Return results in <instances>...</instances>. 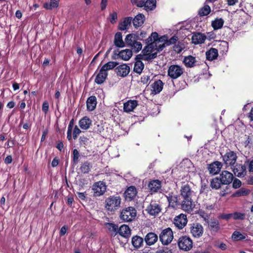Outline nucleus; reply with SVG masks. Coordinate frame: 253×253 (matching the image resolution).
Wrapping results in <instances>:
<instances>
[{
  "instance_id": "obj_1",
  "label": "nucleus",
  "mask_w": 253,
  "mask_h": 253,
  "mask_svg": "<svg viewBox=\"0 0 253 253\" xmlns=\"http://www.w3.org/2000/svg\"><path fill=\"white\" fill-rule=\"evenodd\" d=\"M179 196L183 202L182 210L190 213L194 207V203L192 199L193 191L188 184L182 185L180 190Z\"/></svg>"
},
{
  "instance_id": "obj_2",
  "label": "nucleus",
  "mask_w": 253,
  "mask_h": 253,
  "mask_svg": "<svg viewBox=\"0 0 253 253\" xmlns=\"http://www.w3.org/2000/svg\"><path fill=\"white\" fill-rule=\"evenodd\" d=\"M121 202L122 199L118 194L110 196L105 200L104 207L107 211L113 213L119 209Z\"/></svg>"
},
{
  "instance_id": "obj_3",
  "label": "nucleus",
  "mask_w": 253,
  "mask_h": 253,
  "mask_svg": "<svg viewBox=\"0 0 253 253\" xmlns=\"http://www.w3.org/2000/svg\"><path fill=\"white\" fill-rule=\"evenodd\" d=\"M137 211L133 207L124 208L120 212V218L124 222H128L134 220L136 216Z\"/></svg>"
},
{
  "instance_id": "obj_4",
  "label": "nucleus",
  "mask_w": 253,
  "mask_h": 253,
  "mask_svg": "<svg viewBox=\"0 0 253 253\" xmlns=\"http://www.w3.org/2000/svg\"><path fill=\"white\" fill-rule=\"evenodd\" d=\"M169 203V206L173 209H177L180 207L182 209V203L179 195L173 192H169L165 195Z\"/></svg>"
},
{
  "instance_id": "obj_5",
  "label": "nucleus",
  "mask_w": 253,
  "mask_h": 253,
  "mask_svg": "<svg viewBox=\"0 0 253 253\" xmlns=\"http://www.w3.org/2000/svg\"><path fill=\"white\" fill-rule=\"evenodd\" d=\"M161 211L162 207L160 205V202L156 200H151L145 209V211L147 213L155 216L158 215Z\"/></svg>"
},
{
  "instance_id": "obj_6",
  "label": "nucleus",
  "mask_w": 253,
  "mask_h": 253,
  "mask_svg": "<svg viewBox=\"0 0 253 253\" xmlns=\"http://www.w3.org/2000/svg\"><path fill=\"white\" fill-rule=\"evenodd\" d=\"M188 226L190 233L193 237L199 238L203 236L204 230L201 223L195 222L189 224Z\"/></svg>"
},
{
  "instance_id": "obj_7",
  "label": "nucleus",
  "mask_w": 253,
  "mask_h": 253,
  "mask_svg": "<svg viewBox=\"0 0 253 253\" xmlns=\"http://www.w3.org/2000/svg\"><path fill=\"white\" fill-rule=\"evenodd\" d=\"M173 238V231L169 227L162 230L159 235V239L162 244L167 245L170 243Z\"/></svg>"
},
{
  "instance_id": "obj_8",
  "label": "nucleus",
  "mask_w": 253,
  "mask_h": 253,
  "mask_svg": "<svg viewBox=\"0 0 253 253\" xmlns=\"http://www.w3.org/2000/svg\"><path fill=\"white\" fill-rule=\"evenodd\" d=\"M184 72V69L178 65H170L168 70V75L172 80L180 77Z\"/></svg>"
},
{
  "instance_id": "obj_9",
  "label": "nucleus",
  "mask_w": 253,
  "mask_h": 253,
  "mask_svg": "<svg viewBox=\"0 0 253 253\" xmlns=\"http://www.w3.org/2000/svg\"><path fill=\"white\" fill-rule=\"evenodd\" d=\"M92 190L94 197H99L103 195L106 191L105 183L102 181L94 183L92 187Z\"/></svg>"
},
{
  "instance_id": "obj_10",
  "label": "nucleus",
  "mask_w": 253,
  "mask_h": 253,
  "mask_svg": "<svg viewBox=\"0 0 253 253\" xmlns=\"http://www.w3.org/2000/svg\"><path fill=\"white\" fill-rule=\"evenodd\" d=\"M178 245L180 249L187 251L192 248L193 242L190 237L184 236L179 238Z\"/></svg>"
},
{
  "instance_id": "obj_11",
  "label": "nucleus",
  "mask_w": 253,
  "mask_h": 253,
  "mask_svg": "<svg viewBox=\"0 0 253 253\" xmlns=\"http://www.w3.org/2000/svg\"><path fill=\"white\" fill-rule=\"evenodd\" d=\"M222 157L224 164L227 166H233L236 163L237 156L234 151L229 150Z\"/></svg>"
},
{
  "instance_id": "obj_12",
  "label": "nucleus",
  "mask_w": 253,
  "mask_h": 253,
  "mask_svg": "<svg viewBox=\"0 0 253 253\" xmlns=\"http://www.w3.org/2000/svg\"><path fill=\"white\" fill-rule=\"evenodd\" d=\"M137 194V190L134 186H130L125 190L124 196L126 201L133 200Z\"/></svg>"
},
{
  "instance_id": "obj_13",
  "label": "nucleus",
  "mask_w": 253,
  "mask_h": 253,
  "mask_svg": "<svg viewBox=\"0 0 253 253\" xmlns=\"http://www.w3.org/2000/svg\"><path fill=\"white\" fill-rule=\"evenodd\" d=\"M115 72L118 77H126L130 72V67L126 64H123L116 67Z\"/></svg>"
},
{
  "instance_id": "obj_14",
  "label": "nucleus",
  "mask_w": 253,
  "mask_h": 253,
  "mask_svg": "<svg viewBox=\"0 0 253 253\" xmlns=\"http://www.w3.org/2000/svg\"><path fill=\"white\" fill-rule=\"evenodd\" d=\"M187 216L184 214H180L174 219V224L179 229H183L187 224Z\"/></svg>"
},
{
  "instance_id": "obj_15",
  "label": "nucleus",
  "mask_w": 253,
  "mask_h": 253,
  "mask_svg": "<svg viewBox=\"0 0 253 253\" xmlns=\"http://www.w3.org/2000/svg\"><path fill=\"white\" fill-rule=\"evenodd\" d=\"M148 187L151 194L157 193L162 188V181L159 179L151 180L148 184Z\"/></svg>"
},
{
  "instance_id": "obj_16",
  "label": "nucleus",
  "mask_w": 253,
  "mask_h": 253,
  "mask_svg": "<svg viewBox=\"0 0 253 253\" xmlns=\"http://www.w3.org/2000/svg\"><path fill=\"white\" fill-rule=\"evenodd\" d=\"M222 185H229L233 181L234 176L232 173L224 170L219 176Z\"/></svg>"
},
{
  "instance_id": "obj_17",
  "label": "nucleus",
  "mask_w": 253,
  "mask_h": 253,
  "mask_svg": "<svg viewBox=\"0 0 253 253\" xmlns=\"http://www.w3.org/2000/svg\"><path fill=\"white\" fill-rule=\"evenodd\" d=\"M206 223L208 224V227L211 232L217 233L220 229L219 221L214 218L208 220Z\"/></svg>"
},
{
  "instance_id": "obj_18",
  "label": "nucleus",
  "mask_w": 253,
  "mask_h": 253,
  "mask_svg": "<svg viewBox=\"0 0 253 253\" xmlns=\"http://www.w3.org/2000/svg\"><path fill=\"white\" fill-rule=\"evenodd\" d=\"M235 175L239 177H243L246 175V167L242 164H236L233 169Z\"/></svg>"
},
{
  "instance_id": "obj_19",
  "label": "nucleus",
  "mask_w": 253,
  "mask_h": 253,
  "mask_svg": "<svg viewBox=\"0 0 253 253\" xmlns=\"http://www.w3.org/2000/svg\"><path fill=\"white\" fill-rule=\"evenodd\" d=\"M138 105L137 100H129L124 104V111L126 113L132 112Z\"/></svg>"
},
{
  "instance_id": "obj_20",
  "label": "nucleus",
  "mask_w": 253,
  "mask_h": 253,
  "mask_svg": "<svg viewBox=\"0 0 253 253\" xmlns=\"http://www.w3.org/2000/svg\"><path fill=\"white\" fill-rule=\"evenodd\" d=\"M222 167L221 162L215 161L210 164L208 166V170L211 174H217L220 170Z\"/></svg>"
},
{
  "instance_id": "obj_21",
  "label": "nucleus",
  "mask_w": 253,
  "mask_h": 253,
  "mask_svg": "<svg viewBox=\"0 0 253 253\" xmlns=\"http://www.w3.org/2000/svg\"><path fill=\"white\" fill-rule=\"evenodd\" d=\"M108 75V72H105L101 68L99 73L96 76L94 82L98 84H103L106 80Z\"/></svg>"
},
{
  "instance_id": "obj_22",
  "label": "nucleus",
  "mask_w": 253,
  "mask_h": 253,
  "mask_svg": "<svg viewBox=\"0 0 253 253\" xmlns=\"http://www.w3.org/2000/svg\"><path fill=\"white\" fill-rule=\"evenodd\" d=\"M206 36L201 33H194L192 36V42L195 44L203 43L206 40Z\"/></svg>"
},
{
  "instance_id": "obj_23",
  "label": "nucleus",
  "mask_w": 253,
  "mask_h": 253,
  "mask_svg": "<svg viewBox=\"0 0 253 253\" xmlns=\"http://www.w3.org/2000/svg\"><path fill=\"white\" fill-rule=\"evenodd\" d=\"M164 83L161 80L155 81L152 84V92L153 94H157L159 93L163 89Z\"/></svg>"
},
{
  "instance_id": "obj_24",
  "label": "nucleus",
  "mask_w": 253,
  "mask_h": 253,
  "mask_svg": "<svg viewBox=\"0 0 253 253\" xmlns=\"http://www.w3.org/2000/svg\"><path fill=\"white\" fill-rule=\"evenodd\" d=\"M144 239L143 238L138 236H133L131 238V244L134 250H138L143 245Z\"/></svg>"
},
{
  "instance_id": "obj_25",
  "label": "nucleus",
  "mask_w": 253,
  "mask_h": 253,
  "mask_svg": "<svg viewBox=\"0 0 253 253\" xmlns=\"http://www.w3.org/2000/svg\"><path fill=\"white\" fill-rule=\"evenodd\" d=\"M144 241L147 245H153L158 241V236L155 233L149 232L145 236Z\"/></svg>"
},
{
  "instance_id": "obj_26",
  "label": "nucleus",
  "mask_w": 253,
  "mask_h": 253,
  "mask_svg": "<svg viewBox=\"0 0 253 253\" xmlns=\"http://www.w3.org/2000/svg\"><path fill=\"white\" fill-rule=\"evenodd\" d=\"M118 233L124 238H128L131 235V230L128 225L123 224L119 228Z\"/></svg>"
},
{
  "instance_id": "obj_27",
  "label": "nucleus",
  "mask_w": 253,
  "mask_h": 253,
  "mask_svg": "<svg viewBox=\"0 0 253 253\" xmlns=\"http://www.w3.org/2000/svg\"><path fill=\"white\" fill-rule=\"evenodd\" d=\"M92 124V121L87 116L82 118L79 122V125L83 130L88 129Z\"/></svg>"
},
{
  "instance_id": "obj_28",
  "label": "nucleus",
  "mask_w": 253,
  "mask_h": 253,
  "mask_svg": "<svg viewBox=\"0 0 253 253\" xmlns=\"http://www.w3.org/2000/svg\"><path fill=\"white\" fill-rule=\"evenodd\" d=\"M114 43L118 48L125 47V43L123 40L122 33L118 32L116 33L114 37Z\"/></svg>"
},
{
  "instance_id": "obj_29",
  "label": "nucleus",
  "mask_w": 253,
  "mask_h": 253,
  "mask_svg": "<svg viewBox=\"0 0 253 253\" xmlns=\"http://www.w3.org/2000/svg\"><path fill=\"white\" fill-rule=\"evenodd\" d=\"M145 17L144 14L139 13L132 19L133 25L136 28L142 26L144 23Z\"/></svg>"
},
{
  "instance_id": "obj_30",
  "label": "nucleus",
  "mask_w": 253,
  "mask_h": 253,
  "mask_svg": "<svg viewBox=\"0 0 253 253\" xmlns=\"http://www.w3.org/2000/svg\"><path fill=\"white\" fill-rule=\"evenodd\" d=\"M97 101L95 96H89L86 100V107L88 111H92L95 109L96 106Z\"/></svg>"
},
{
  "instance_id": "obj_31",
  "label": "nucleus",
  "mask_w": 253,
  "mask_h": 253,
  "mask_svg": "<svg viewBox=\"0 0 253 253\" xmlns=\"http://www.w3.org/2000/svg\"><path fill=\"white\" fill-rule=\"evenodd\" d=\"M92 167V165L91 163L86 161L82 163L79 169L82 173L87 174L89 172Z\"/></svg>"
},
{
  "instance_id": "obj_32",
  "label": "nucleus",
  "mask_w": 253,
  "mask_h": 253,
  "mask_svg": "<svg viewBox=\"0 0 253 253\" xmlns=\"http://www.w3.org/2000/svg\"><path fill=\"white\" fill-rule=\"evenodd\" d=\"M206 58L209 61H212L217 58L218 55V50L215 48H211L206 53Z\"/></svg>"
},
{
  "instance_id": "obj_33",
  "label": "nucleus",
  "mask_w": 253,
  "mask_h": 253,
  "mask_svg": "<svg viewBox=\"0 0 253 253\" xmlns=\"http://www.w3.org/2000/svg\"><path fill=\"white\" fill-rule=\"evenodd\" d=\"M183 63L188 68H192L196 66V60L195 57L189 55L184 57Z\"/></svg>"
},
{
  "instance_id": "obj_34",
  "label": "nucleus",
  "mask_w": 253,
  "mask_h": 253,
  "mask_svg": "<svg viewBox=\"0 0 253 253\" xmlns=\"http://www.w3.org/2000/svg\"><path fill=\"white\" fill-rule=\"evenodd\" d=\"M224 20L221 18H216L211 21V25L214 30H217L223 27Z\"/></svg>"
},
{
  "instance_id": "obj_35",
  "label": "nucleus",
  "mask_w": 253,
  "mask_h": 253,
  "mask_svg": "<svg viewBox=\"0 0 253 253\" xmlns=\"http://www.w3.org/2000/svg\"><path fill=\"white\" fill-rule=\"evenodd\" d=\"M132 20V18L131 17H126L125 18L123 21L119 23L118 29L122 31L126 30L127 26L130 25Z\"/></svg>"
},
{
  "instance_id": "obj_36",
  "label": "nucleus",
  "mask_w": 253,
  "mask_h": 253,
  "mask_svg": "<svg viewBox=\"0 0 253 253\" xmlns=\"http://www.w3.org/2000/svg\"><path fill=\"white\" fill-rule=\"evenodd\" d=\"M120 54L121 55V59L124 61H128L131 57L132 52L131 49H126L120 51Z\"/></svg>"
},
{
  "instance_id": "obj_37",
  "label": "nucleus",
  "mask_w": 253,
  "mask_h": 253,
  "mask_svg": "<svg viewBox=\"0 0 253 253\" xmlns=\"http://www.w3.org/2000/svg\"><path fill=\"white\" fill-rule=\"evenodd\" d=\"M138 35L129 34L126 35L125 38V42L128 46H130L137 40Z\"/></svg>"
},
{
  "instance_id": "obj_38",
  "label": "nucleus",
  "mask_w": 253,
  "mask_h": 253,
  "mask_svg": "<svg viewBox=\"0 0 253 253\" xmlns=\"http://www.w3.org/2000/svg\"><path fill=\"white\" fill-rule=\"evenodd\" d=\"M222 185L219 177H215L211 180L210 186L213 189L217 190L221 188Z\"/></svg>"
},
{
  "instance_id": "obj_39",
  "label": "nucleus",
  "mask_w": 253,
  "mask_h": 253,
  "mask_svg": "<svg viewBox=\"0 0 253 253\" xmlns=\"http://www.w3.org/2000/svg\"><path fill=\"white\" fill-rule=\"evenodd\" d=\"M59 0H50V2H45L43 4V7L47 10H51L56 8L59 5Z\"/></svg>"
},
{
  "instance_id": "obj_40",
  "label": "nucleus",
  "mask_w": 253,
  "mask_h": 253,
  "mask_svg": "<svg viewBox=\"0 0 253 253\" xmlns=\"http://www.w3.org/2000/svg\"><path fill=\"white\" fill-rule=\"evenodd\" d=\"M144 68V64L141 61H136L134 63L133 72L141 74Z\"/></svg>"
},
{
  "instance_id": "obj_41",
  "label": "nucleus",
  "mask_w": 253,
  "mask_h": 253,
  "mask_svg": "<svg viewBox=\"0 0 253 253\" xmlns=\"http://www.w3.org/2000/svg\"><path fill=\"white\" fill-rule=\"evenodd\" d=\"M211 11L210 6L208 4H205L198 11V15L200 17H203L209 15Z\"/></svg>"
},
{
  "instance_id": "obj_42",
  "label": "nucleus",
  "mask_w": 253,
  "mask_h": 253,
  "mask_svg": "<svg viewBox=\"0 0 253 253\" xmlns=\"http://www.w3.org/2000/svg\"><path fill=\"white\" fill-rule=\"evenodd\" d=\"M119 65V63L115 61H109L102 66L101 68L105 72H107L108 70H112L117 65Z\"/></svg>"
},
{
  "instance_id": "obj_43",
  "label": "nucleus",
  "mask_w": 253,
  "mask_h": 253,
  "mask_svg": "<svg viewBox=\"0 0 253 253\" xmlns=\"http://www.w3.org/2000/svg\"><path fill=\"white\" fill-rule=\"evenodd\" d=\"M246 236H247V234H242L239 231H235L232 235V238L234 241H239L246 239Z\"/></svg>"
},
{
  "instance_id": "obj_44",
  "label": "nucleus",
  "mask_w": 253,
  "mask_h": 253,
  "mask_svg": "<svg viewBox=\"0 0 253 253\" xmlns=\"http://www.w3.org/2000/svg\"><path fill=\"white\" fill-rule=\"evenodd\" d=\"M156 7V0H147L145 1V10H153Z\"/></svg>"
},
{
  "instance_id": "obj_45",
  "label": "nucleus",
  "mask_w": 253,
  "mask_h": 253,
  "mask_svg": "<svg viewBox=\"0 0 253 253\" xmlns=\"http://www.w3.org/2000/svg\"><path fill=\"white\" fill-rule=\"evenodd\" d=\"M105 225L110 231L115 233V235L118 233L119 227L117 224L114 223L106 222L105 223Z\"/></svg>"
},
{
  "instance_id": "obj_46",
  "label": "nucleus",
  "mask_w": 253,
  "mask_h": 253,
  "mask_svg": "<svg viewBox=\"0 0 253 253\" xmlns=\"http://www.w3.org/2000/svg\"><path fill=\"white\" fill-rule=\"evenodd\" d=\"M159 39V35L157 32L152 33L150 36H149L146 40L147 43L151 44L150 42H158Z\"/></svg>"
},
{
  "instance_id": "obj_47",
  "label": "nucleus",
  "mask_w": 253,
  "mask_h": 253,
  "mask_svg": "<svg viewBox=\"0 0 253 253\" xmlns=\"http://www.w3.org/2000/svg\"><path fill=\"white\" fill-rule=\"evenodd\" d=\"M72 153V162L73 165H76L79 163L80 155L79 152L76 149L73 150Z\"/></svg>"
},
{
  "instance_id": "obj_48",
  "label": "nucleus",
  "mask_w": 253,
  "mask_h": 253,
  "mask_svg": "<svg viewBox=\"0 0 253 253\" xmlns=\"http://www.w3.org/2000/svg\"><path fill=\"white\" fill-rule=\"evenodd\" d=\"M198 214L200 217L203 218L205 222H208V220H209L210 215L204 210L202 209L199 210Z\"/></svg>"
},
{
  "instance_id": "obj_49",
  "label": "nucleus",
  "mask_w": 253,
  "mask_h": 253,
  "mask_svg": "<svg viewBox=\"0 0 253 253\" xmlns=\"http://www.w3.org/2000/svg\"><path fill=\"white\" fill-rule=\"evenodd\" d=\"M131 47L135 53H137L141 50L142 45L140 42L136 41Z\"/></svg>"
},
{
  "instance_id": "obj_50",
  "label": "nucleus",
  "mask_w": 253,
  "mask_h": 253,
  "mask_svg": "<svg viewBox=\"0 0 253 253\" xmlns=\"http://www.w3.org/2000/svg\"><path fill=\"white\" fill-rule=\"evenodd\" d=\"M246 214L244 213L235 212L232 213V217L235 220H244L245 218Z\"/></svg>"
},
{
  "instance_id": "obj_51",
  "label": "nucleus",
  "mask_w": 253,
  "mask_h": 253,
  "mask_svg": "<svg viewBox=\"0 0 253 253\" xmlns=\"http://www.w3.org/2000/svg\"><path fill=\"white\" fill-rule=\"evenodd\" d=\"M208 181H206V183L204 182H202L201 186L200 189V193H207L210 191V187L208 185Z\"/></svg>"
},
{
  "instance_id": "obj_52",
  "label": "nucleus",
  "mask_w": 253,
  "mask_h": 253,
  "mask_svg": "<svg viewBox=\"0 0 253 253\" xmlns=\"http://www.w3.org/2000/svg\"><path fill=\"white\" fill-rule=\"evenodd\" d=\"M231 192V186L229 185H226L225 188L220 191L219 194L221 196L224 197L226 195L230 193Z\"/></svg>"
},
{
  "instance_id": "obj_53",
  "label": "nucleus",
  "mask_w": 253,
  "mask_h": 253,
  "mask_svg": "<svg viewBox=\"0 0 253 253\" xmlns=\"http://www.w3.org/2000/svg\"><path fill=\"white\" fill-rule=\"evenodd\" d=\"M132 4H135L137 7H144V9L145 10V0H140L138 1V0H130Z\"/></svg>"
},
{
  "instance_id": "obj_54",
  "label": "nucleus",
  "mask_w": 253,
  "mask_h": 253,
  "mask_svg": "<svg viewBox=\"0 0 253 253\" xmlns=\"http://www.w3.org/2000/svg\"><path fill=\"white\" fill-rule=\"evenodd\" d=\"M82 132L81 130L77 126H74L73 132V137L74 140L77 139L78 135Z\"/></svg>"
},
{
  "instance_id": "obj_55",
  "label": "nucleus",
  "mask_w": 253,
  "mask_h": 253,
  "mask_svg": "<svg viewBox=\"0 0 253 253\" xmlns=\"http://www.w3.org/2000/svg\"><path fill=\"white\" fill-rule=\"evenodd\" d=\"M157 52L154 53L149 52V54L145 56L144 60L149 61L156 58L157 57Z\"/></svg>"
},
{
  "instance_id": "obj_56",
  "label": "nucleus",
  "mask_w": 253,
  "mask_h": 253,
  "mask_svg": "<svg viewBox=\"0 0 253 253\" xmlns=\"http://www.w3.org/2000/svg\"><path fill=\"white\" fill-rule=\"evenodd\" d=\"M178 37L176 36H172L169 40L167 39V42H166V45H170L172 44H174L178 41Z\"/></svg>"
},
{
  "instance_id": "obj_57",
  "label": "nucleus",
  "mask_w": 253,
  "mask_h": 253,
  "mask_svg": "<svg viewBox=\"0 0 253 253\" xmlns=\"http://www.w3.org/2000/svg\"><path fill=\"white\" fill-rule=\"evenodd\" d=\"M242 184V182L238 178H233L232 187L234 189L239 188Z\"/></svg>"
},
{
  "instance_id": "obj_58",
  "label": "nucleus",
  "mask_w": 253,
  "mask_h": 253,
  "mask_svg": "<svg viewBox=\"0 0 253 253\" xmlns=\"http://www.w3.org/2000/svg\"><path fill=\"white\" fill-rule=\"evenodd\" d=\"M150 77L148 75H143L140 80V82L143 84H147L150 81Z\"/></svg>"
},
{
  "instance_id": "obj_59",
  "label": "nucleus",
  "mask_w": 253,
  "mask_h": 253,
  "mask_svg": "<svg viewBox=\"0 0 253 253\" xmlns=\"http://www.w3.org/2000/svg\"><path fill=\"white\" fill-rule=\"evenodd\" d=\"M154 51L153 47L151 46H146L142 51V53L143 54V55L144 56H146L148 54H149V52H153Z\"/></svg>"
},
{
  "instance_id": "obj_60",
  "label": "nucleus",
  "mask_w": 253,
  "mask_h": 253,
  "mask_svg": "<svg viewBox=\"0 0 253 253\" xmlns=\"http://www.w3.org/2000/svg\"><path fill=\"white\" fill-rule=\"evenodd\" d=\"M49 109V103L48 101H44L42 105V110L46 114L48 111Z\"/></svg>"
},
{
  "instance_id": "obj_61",
  "label": "nucleus",
  "mask_w": 253,
  "mask_h": 253,
  "mask_svg": "<svg viewBox=\"0 0 253 253\" xmlns=\"http://www.w3.org/2000/svg\"><path fill=\"white\" fill-rule=\"evenodd\" d=\"M232 217V213H228V214L223 213V214L220 215L218 216V218L222 219H225L226 220H228Z\"/></svg>"
},
{
  "instance_id": "obj_62",
  "label": "nucleus",
  "mask_w": 253,
  "mask_h": 253,
  "mask_svg": "<svg viewBox=\"0 0 253 253\" xmlns=\"http://www.w3.org/2000/svg\"><path fill=\"white\" fill-rule=\"evenodd\" d=\"M121 55L120 54V51H119L118 49L115 50L113 51V54L112 56V59L113 60L121 59Z\"/></svg>"
},
{
  "instance_id": "obj_63",
  "label": "nucleus",
  "mask_w": 253,
  "mask_h": 253,
  "mask_svg": "<svg viewBox=\"0 0 253 253\" xmlns=\"http://www.w3.org/2000/svg\"><path fill=\"white\" fill-rule=\"evenodd\" d=\"M14 145V140H12L11 138H9L4 144L5 147L7 148L12 147Z\"/></svg>"
},
{
  "instance_id": "obj_64",
  "label": "nucleus",
  "mask_w": 253,
  "mask_h": 253,
  "mask_svg": "<svg viewBox=\"0 0 253 253\" xmlns=\"http://www.w3.org/2000/svg\"><path fill=\"white\" fill-rule=\"evenodd\" d=\"M110 22L111 23L114 24L116 22L117 19V13L116 12H114L110 14Z\"/></svg>"
}]
</instances>
